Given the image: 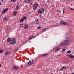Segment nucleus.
<instances>
[{
  "mask_svg": "<svg viewBox=\"0 0 74 74\" xmlns=\"http://www.w3.org/2000/svg\"><path fill=\"white\" fill-rule=\"evenodd\" d=\"M38 4L37 3H36L34 4L33 9L34 11L37 8L38 6Z\"/></svg>",
  "mask_w": 74,
  "mask_h": 74,
  "instance_id": "obj_1",
  "label": "nucleus"
},
{
  "mask_svg": "<svg viewBox=\"0 0 74 74\" xmlns=\"http://www.w3.org/2000/svg\"><path fill=\"white\" fill-rule=\"evenodd\" d=\"M27 63L29 65H32L33 63V60H32V61L30 60L29 62H27Z\"/></svg>",
  "mask_w": 74,
  "mask_h": 74,
  "instance_id": "obj_2",
  "label": "nucleus"
},
{
  "mask_svg": "<svg viewBox=\"0 0 74 74\" xmlns=\"http://www.w3.org/2000/svg\"><path fill=\"white\" fill-rule=\"evenodd\" d=\"M35 22L36 25H38L39 24V21L38 20V19H35Z\"/></svg>",
  "mask_w": 74,
  "mask_h": 74,
  "instance_id": "obj_3",
  "label": "nucleus"
},
{
  "mask_svg": "<svg viewBox=\"0 0 74 74\" xmlns=\"http://www.w3.org/2000/svg\"><path fill=\"white\" fill-rule=\"evenodd\" d=\"M60 23L61 24V25H63V24L65 26L67 25V23H66V22H64V21H61L60 22Z\"/></svg>",
  "mask_w": 74,
  "mask_h": 74,
  "instance_id": "obj_4",
  "label": "nucleus"
},
{
  "mask_svg": "<svg viewBox=\"0 0 74 74\" xmlns=\"http://www.w3.org/2000/svg\"><path fill=\"white\" fill-rule=\"evenodd\" d=\"M8 10V8H7L4 9L2 12L3 14H5V12H6L7 11V10Z\"/></svg>",
  "mask_w": 74,
  "mask_h": 74,
  "instance_id": "obj_5",
  "label": "nucleus"
},
{
  "mask_svg": "<svg viewBox=\"0 0 74 74\" xmlns=\"http://www.w3.org/2000/svg\"><path fill=\"white\" fill-rule=\"evenodd\" d=\"M11 41L13 42H16V40H15V38H13L11 39Z\"/></svg>",
  "mask_w": 74,
  "mask_h": 74,
  "instance_id": "obj_6",
  "label": "nucleus"
},
{
  "mask_svg": "<svg viewBox=\"0 0 74 74\" xmlns=\"http://www.w3.org/2000/svg\"><path fill=\"white\" fill-rule=\"evenodd\" d=\"M13 69L14 70L15 69L18 70V69H19V67H18V66H14L13 67Z\"/></svg>",
  "mask_w": 74,
  "mask_h": 74,
  "instance_id": "obj_7",
  "label": "nucleus"
},
{
  "mask_svg": "<svg viewBox=\"0 0 74 74\" xmlns=\"http://www.w3.org/2000/svg\"><path fill=\"white\" fill-rule=\"evenodd\" d=\"M69 57H70V58H74V56L71 55V54H70L69 55Z\"/></svg>",
  "mask_w": 74,
  "mask_h": 74,
  "instance_id": "obj_8",
  "label": "nucleus"
},
{
  "mask_svg": "<svg viewBox=\"0 0 74 74\" xmlns=\"http://www.w3.org/2000/svg\"><path fill=\"white\" fill-rule=\"evenodd\" d=\"M10 52L9 51H7L5 53V55L6 56H7V55H10Z\"/></svg>",
  "mask_w": 74,
  "mask_h": 74,
  "instance_id": "obj_9",
  "label": "nucleus"
},
{
  "mask_svg": "<svg viewBox=\"0 0 74 74\" xmlns=\"http://www.w3.org/2000/svg\"><path fill=\"white\" fill-rule=\"evenodd\" d=\"M70 40H66V41H65V44H68V43L70 42Z\"/></svg>",
  "mask_w": 74,
  "mask_h": 74,
  "instance_id": "obj_10",
  "label": "nucleus"
},
{
  "mask_svg": "<svg viewBox=\"0 0 74 74\" xmlns=\"http://www.w3.org/2000/svg\"><path fill=\"white\" fill-rule=\"evenodd\" d=\"M16 42H11L10 43V44L12 45L13 44H16Z\"/></svg>",
  "mask_w": 74,
  "mask_h": 74,
  "instance_id": "obj_11",
  "label": "nucleus"
},
{
  "mask_svg": "<svg viewBox=\"0 0 74 74\" xmlns=\"http://www.w3.org/2000/svg\"><path fill=\"white\" fill-rule=\"evenodd\" d=\"M66 42H65V41L61 43H60V45H66Z\"/></svg>",
  "mask_w": 74,
  "mask_h": 74,
  "instance_id": "obj_12",
  "label": "nucleus"
},
{
  "mask_svg": "<svg viewBox=\"0 0 74 74\" xmlns=\"http://www.w3.org/2000/svg\"><path fill=\"white\" fill-rule=\"evenodd\" d=\"M38 13L39 14H42L43 13L40 10H39L38 11Z\"/></svg>",
  "mask_w": 74,
  "mask_h": 74,
  "instance_id": "obj_13",
  "label": "nucleus"
},
{
  "mask_svg": "<svg viewBox=\"0 0 74 74\" xmlns=\"http://www.w3.org/2000/svg\"><path fill=\"white\" fill-rule=\"evenodd\" d=\"M7 17L6 16L4 17L3 19V21H7Z\"/></svg>",
  "mask_w": 74,
  "mask_h": 74,
  "instance_id": "obj_14",
  "label": "nucleus"
},
{
  "mask_svg": "<svg viewBox=\"0 0 74 74\" xmlns=\"http://www.w3.org/2000/svg\"><path fill=\"white\" fill-rule=\"evenodd\" d=\"M10 41H11V39L10 38H8L7 39V41L8 42H10Z\"/></svg>",
  "mask_w": 74,
  "mask_h": 74,
  "instance_id": "obj_15",
  "label": "nucleus"
},
{
  "mask_svg": "<svg viewBox=\"0 0 74 74\" xmlns=\"http://www.w3.org/2000/svg\"><path fill=\"white\" fill-rule=\"evenodd\" d=\"M29 0H25L24 1V2H25V3H29Z\"/></svg>",
  "mask_w": 74,
  "mask_h": 74,
  "instance_id": "obj_16",
  "label": "nucleus"
},
{
  "mask_svg": "<svg viewBox=\"0 0 74 74\" xmlns=\"http://www.w3.org/2000/svg\"><path fill=\"white\" fill-rule=\"evenodd\" d=\"M39 10H40L43 13L44 12V9L43 8L40 9Z\"/></svg>",
  "mask_w": 74,
  "mask_h": 74,
  "instance_id": "obj_17",
  "label": "nucleus"
},
{
  "mask_svg": "<svg viewBox=\"0 0 74 74\" xmlns=\"http://www.w3.org/2000/svg\"><path fill=\"white\" fill-rule=\"evenodd\" d=\"M16 14H17V12H14L13 13V15H14V16H15V15H16Z\"/></svg>",
  "mask_w": 74,
  "mask_h": 74,
  "instance_id": "obj_18",
  "label": "nucleus"
},
{
  "mask_svg": "<svg viewBox=\"0 0 74 74\" xmlns=\"http://www.w3.org/2000/svg\"><path fill=\"white\" fill-rule=\"evenodd\" d=\"M47 56V54H43L42 56H44V57H46Z\"/></svg>",
  "mask_w": 74,
  "mask_h": 74,
  "instance_id": "obj_19",
  "label": "nucleus"
},
{
  "mask_svg": "<svg viewBox=\"0 0 74 74\" xmlns=\"http://www.w3.org/2000/svg\"><path fill=\"white\" fill-rule=\"evenodd\" d=\"M16 10H18V9H19V5L18 4L17 5V7H16Z\"/></svg>",
  "mask_w": 74,
  "mask_h": 74,
  "instance_id": "obj_20",
  "label": "nucleus"
},
{
  "mask_svg": "<svg viewBox=\"0 0 74 74\" xmlns=\"http://www.w3.org/2000/svg\"><path fill=\"white\" fill-rule=\"evenodd\" d=\"M58 24H56L55 25V26H53L52 27H56V26H58Z\"/></svg>",
  "mask_w": 74,
  "mask_h": 74,
  "instance_id": "obj_21",
  "label": "nucleus"
},
{
  "mask_svg": "<svg viewBox=\"0 0 74 74\" xmlns=\"http://www.w3.org/2000/svg\"><path fill=\"white\" fill-rule=\"evenodd\" d=\"M4 51L3 50L0 49V53H2V52H3Z\"/></svg>",
  "mask_w": 74,
  "mask_h": 74,
  "instance_id": "obj_22",
  "label": "nucleus"
},
{
  "mask_svg": "<svg viewBox=\"0 0 74 74\" xmlns=\"http://www.w3.org/2000/svg\"><path fill=\"white\" fill-rule=\"evenodd\" d=\"M19 26L21 27H22L23 26V24H20L19 25Z\"/></svg>",
  "mask_w": 74,
  "mask_h": 74,
  "instance_id": "obj_23",
  "label": "nucleus"
},
{
  "mask_svg": "<svg viewBox=\"0 0 74 74\" xmlns=\"http://www.w3.org/2000/svg\"><path fill=\"white\" fill-rule=\"evenodd\" d=\"M28 27V25H26L24 27V29H27Z\"/></svg>",
  "mask_w": 74,
  "mask_h": 74,
  "instance_id": "obj_24",
  "label": "nucleus"
},
{
  "mask_svg": "<svg viewBox=\"0 0 74 74\" xmlns=\"http://www.w3.org/2000/svg\"><path fill=\"white\" fill-rule=\"evenodd\" d=\"M23 21H24V20L23 19V18L22 19H21L20 20V22H23Z\"/></svg>",
  "mask_w": 74,
  "mask_h": 74,
  "instance_id": "obj_25",
  "label": "nucleus"
},
{
  "mask_svg": "<svg viewBox=\"0 0 74 74\" xmlns=\"http://www.w3.org/2000/svg\"><path fill=\"white\" fill-rule=\"evenodd\" d=\"M71 52V51L69 50L67 51V53H70Z\"/></svg>",
  "mask_w": 74,
  "mask_h": 74,
  "instance_id": "obj_26",
  "label": "nucleus"
},
{
  "mask_svg": "<svg viewBox=\"0 0 74 74\" xmlns=\"http://www.w3.org/2000/svg\"><path fill=\"white\" fill-rule=\"evenodd\" d=\"M65 68H66V67L65 66H64L62 69H61L60 70H63Z\"/></svg>",
  "mask_w": 74,
  "mask_h": 74,
  "instance_id": "obj_27",
  "label": "nucleus"
},
{
  "mask_svg": "<svg viewBox=\"0 0 74 74\" xmlns=\"http://www.w3.org/2000/svg\"><path fill=\"white\" fill-rule=\"evenodd\" d=\"M34 37V36H31L29 38V39L30 40H31V39H32V38H33Z\"/></svg>",
  "mask_w": 74,
  "mask_h": 74,
  "instance_id": "obj_28",
  "label": "nucleus"
},
{
  "mask_svg": "<svg viewBox=\"0 0 74 74\" xmlns=\"http://www.w3.org/2000/svg\"><path fill=\"white\" fill-rule=\"evenodd\" d=\"M66 50V49L64 48H63L62 50V52H64Z\"/></svg>",
  "mask_w": 74,
  "mask_h": 74,
  "instance_id": "obj_29",
  "label": "nucleus"
},
{
  "mask_svg": "<svg viewBox=\"0 0 74 74\" xmlns=\"http://www.w3.org/2000/svg\"><path fill=\"white\" fill-rule=\"evenodd\" d=\"M22 18L23 19V20H24V19H26V17H25V16L23 17Z\"/></svg>",
  "mask_w": 74,
  "mask_h": 74,
  "instance_id": "obj_30",
  "label": "nucleus"
},
{
  "mask_svg": "<svg viewBox=\"0 0 74 74\" xmlns=\"http://www.w3.org/2000/svg\"><path fill=\"white\" fill-rule=\"evenodd\" d=\"M46 30V28H44L42 29V31L43 32H44V31H45Z\"/></svg>",
  "mask_w": 74,
  "mask_h": 74,
  "instance_id": "obj_31",
  "label": "nucleus"
},
{
  "mask_svg": "<svg viewBox=\"0 0 74 74\" xmlns=\"http://www.w3.org/2000/svg\"><path fill=\"white\" fill-rule=\"evenodd\" d=\"M59 49H60V48L59 47L55 51V52H56V51H58V50H59Z\"/></svg>",
  "mask_w": 74,
  "mask_h": 74,
  "instance_id": "obj_32",
  "label": "nucleus"
},
{
  "mask_svg": "<svg viewBox=\"0 0 74 74\" xmlns=\"http://www.w3.org/2000/svg\"><path fill=\"white\" fill-rule=\"evenodd\" d=\"M16 0H11V1L12 2V3H13V2H14Z\"/></svg>",
  "mask_w": 74,
  "mask_h": 74,
  "instance_id": "obj_33",
  "label": "nucleus"
},
{
  "mask_svg": "<svg viewBox=\"0 0 74 74\" xmlns=\"http://www.w3.org/2000/svg\"><path fill=\"white\" fill-rule=\"evenodd\" d=\"M41 26L38 27H37V29H41Z\"/></svg>",
  "mask_w": 74,
  "mask_h": 74,
  "instance_id": "obj_34",
  "label": "nucleus"
},
{
  "mask_svg": "<svg viewBox=\"0 0 74 74\" xmlns=\"http://www.w3.org/2000/svg\"><path fill=\"white\" fill-rule=\"evenodd\" d=\"M30 1H30V0H29V2H28V3H30V4H31V5H32V3L30 2Z\"/></svg>",
  "mask_w": 74,
  "mask_h": 74,
  "instance_id": "obj_35",
  "label": "nucleus"
},
{
  "mask_svg": "<svg viewBox=\"0 0 74 74\" xmlns=\"http://www.w3.org/2000/svg\"><path fill=\"white\" fill-rule=\"evenodd\" d=\"M64 10H65V9H64V8L63 10V14H64V13H65V12H64Z\"/></svg>",
  "mask_w": 74,
  "mask_h": 74,
  "instance_id": "obj_36",
  "label": "nucleus"
},
{
  "mask_svg": "<svg viewBox=\"0 0 74 74\" xmlns=\"http://www.w3.org/2000/svg\"><path fill=\"white\" fill-rule=\"evenodd\" d=\"M70 10H73V11L74 10V9L73 8H70Z\"/></svg>",
  "mask_w": 74,
  "mask_h": 74,
  "instance_id": "obj_37",
  "label": "nucleus"
},
{
  "mask_svg": "<svg viewBox=\"0 0 74 74\" xmlns=\"http://www.w3.org/2000/svg\"><path fill=\"white\" fill-rule=\"evenodd\" d=\"M19 49V48H18V47H17L16 48V51H18V49Z\"/></svg>",
  "mask_w": 74,
  "mask_h": 74,
  "instance_id": "obj_38",
  "label": "nucleus"
},
{
  "mask_svg": "<svg viewBox=\"0 0 74 74\" xmlns=\"http://www.w3.org/2000/svg\"><path fill=\"white\" fill-rule=\"evenodd\" d=\"M52 61H50L49 62V63H50V62H51V63H52Z\"/></svg>",
  "mask_w": 74,
  "mask_h": 74,
  "instance_id": "obj_39",
  "label": "nucleus"
},
{
  "mask_svg": "<svg viewBox=\"0 0 74 74\" xmlns=\"http://www.w3.org/2000/svg\"><path fill=\"white\" fill-rule=\"evenodd\" d=\"M47 3H49V0L47 1Z\"/></svg>",
  "mask_w": 74,
  "mask_h": 74,
  "instance_id": "obj_40",
  "label": "nucleus"
},
{
  "mask_svg": "<svg viewBox=\"0 0 74 74\" xmlns=\"http://www.w3.org/2000/svg\"><path fill=\"white\" fill-rule=\"evenodd\" d=\"M16 51H16V49L14 50V51H15V52H16Z\"/></svg>",
  "mask_w": 74,
  "mask_h": 74,
  "instance_id": "obj_41",
  "label": "nucleus"
},
{
  "mask_svg": "<svg viewBox=\"0 0 74 74\" xmlns=\"http://www.w3.org/2000/svg\"><path fill=\"white\" fill-rule=\"evenodd\" d=\"M0 5H1V2H0Z\"/></svg>",
  "mask_w": 74,
  "mask_h": 74,
  "instance_id": "obj_42",
  "label": "nucleus"
},
{
  "mask_svg": "<svg viewBox=\"0 0 74 74\" xmlns=\"http://www.w3.org/2000/svg\"><path fill=\"white\" fill-rule=\"evenodd\" d=\"M67 38V37H66L65 38Z\"/></svg>",
  "mask_w": 74,
  "mask_h": 74,
  "instance_id": "obj_43",
  "label": "nucleus"
},
{
  "mask_svg": "<svg viewBox=\"0 0 74 74\" xmlns=\"http://www.w3.org/2000/svg\"><path fill=\"white\" fill-rule=\"evenodd\" d=\"M1 67V64H0V68Z\"/></svg>",
  "mask_w": 74,
  "mask_h": 74,
  "instance_id": "obj_44",
  "label": "nucleus"
},
{
  "mask_svg": "<svg viewBox=\"0 0 74 74\" xmlns=\"http://www.w3.org/2000/svg\"><path fill=\"white\" fill-rule=\"evenodd\" d=\"M2 1H3V0H1Z\"/></svg>",
  "mask_w": 74,
  "mask_h": 74,
  "instance_id": "obj_45",
  "label": "nucleus"
},
{
  "mask_svg": "<svg viewBox=\"0 0 74 74\" xmlns=\"http://www.w3.org/2000/svg\"><path fill=\"white\" fill-rule=\"evenodd\" d=\"M40 16V17L41 18V16Z\"/></svg>",
  "mask_w": 74,
  "mask_h": 74,
  "instance_id": "obj_46",
  "label": "nucleus"
},
{
  "mask_svg": "<svg viewBox=\"0 0 74 74\" xmlns=\"http://www.w3.org/2000/svg\"><path fill=\"white\" fill-rule=\"evenodd\" d=\"M52 7H53V5H52Z\"/></svg>",
  "mask_w": 74,
  "mask_h": 74,
  "instance_id": "obj_47",
  "label": "nucleus"
}]
</instances>
